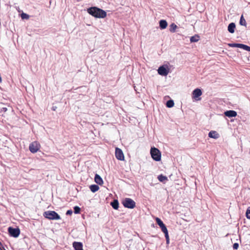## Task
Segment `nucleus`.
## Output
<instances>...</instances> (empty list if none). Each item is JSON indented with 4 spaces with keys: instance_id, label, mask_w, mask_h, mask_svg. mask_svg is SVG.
<instances>
[{
    "instance_id": "6ab92c4d",
    "label": "nucleus",
    "mask_w": 250,
    "mask_h": 250,
    "mask_svg": "<svg viewBox=\"0 0 250 250\" xmlns=\"http://www.w3.org/2000/svg\"><path fill=\"white\" fill-rule=\"evenodd\" d=\"M89 188L92 192H95L99 189V186L97 185H92Z\"/></svg>"
},
{
    "instance_id": "c85d7f7f",
    "label": "nucleus",
    "mask_w": 250,
    "mask_h": 250,
    "mask_svg": "<svg viewBox=\"0 0 250 250\" xmlns=\"http://www.w3.org/2000/svg\"><path fill=\"white\" fill-rule=\"evenodd\" d=\"M246 216L248 219H250V207H249L247 210Z\"/></svg>"
},
{
    "instance_id": "f3484780",
    "label": "nucleus",
    "mask_w": 250,
    "mask_h": 250,
    "mask_svg": "<svg viewBox=\"0 0 250 250\" xmlns=\"http://www.w3.org/2000/svg\"><path fill=\"white\" fill-rule=\"evenodd\" d=\"M111 206L114 209H117L119 208L118 201L117 200H113V201L111 203Z\"/></svg>"
},
{
    "instance_id": "9d476101",
    "label": "nucleus",
    "mask_w": 250,
    "mask_h": 250,
    "mask_svg": "<svg viewBox=\"0 0 250 250\" xmlns=\"http://www.w3.org/2000/svg\"><path fill=\"white\" fill-rule=\"evenodd\" d=\"M72 245L75 250H83V245L82 242H74Z\"/></svg>"
},
{
    "instance_id": "20e7f679",
    "label": "nucleus",
    "mask_w": 250,
    "mask_h": 250,
    "mask_svg": "<svg viewBox=\"0 0 250 250\" xmlns=\"http://www.w3.org/2000/svg\"><path fill=\"white\" fill-rule=\"evenodd\" d=\"M125 208L132 209L135 207V202L131 198H126L122 202Z\"/></svg>"
},
{
    "instance_id": "7c9ffc66",
    "label": "nucleus",
    "mask_w": 250,
    "mask_h": 250,
    "mask_svg": "<svg viewBox=\"0 0 250 250\" xmlns=\"http://www.w3.org/2000/svg\"><path fill=\"white\" fill-rule=\"evenodd\" d=\"M72 210L70 209V210H68L66 212V215H71L72 214Z\"/></svg>"
},
{
    "instance_id": "ddd939ff",
    "label": "nucleus",
    "mask_w": 250,
    "mask_h": 250,
    "mask_svg": "<svg viewBox=\"0 0 250 250\" xmlns=\"http://www.w3.org/2000/svg\"><path fill=\"white\" fill-rule=\"evenodd\" d=\"M208 137L211 138L217 139L219 137V134L215 131H210L208 133Z\"/></svg>"
},
{
    "instance_id": "dca6fc26",
    "label": "nucleus",
    "mask_w": 250,
    "mask_h": 250,
    "mask_svg": "<svg viewBox=\"0 0 250 250\" xmlns=\"http://www.w3.org/2000/svg\"><path fill=\"white\" fill-rule=\"evenodd\" d=\"M8 231L10 236L16 237V228L9 227L8 229Z\"/></svg>"
},
{
    "instance_id": "cd10ccee",
    "label": "nucleus",
    "mask_w": 250,
    "mask_h": 250,
    "mask_svg": "<svg viewBox=\"0 0 250 250\" xmlns=\"http://www.w3.org/2000/svg\"><path fill=\"white\" fill-rule=\"evenodd\" d=\"M164 234H165V237H166V239L167 244H168L169 243V236H168V232H167V233H164Z\"/></svg>"
},
{
    "instance_id": "4468645a",
    "label": "nucleus",
    "mask_w": 250,
    "mask_h": 250,
    "mask_svg": "<svg viewBox=\"0 0 250 250\" xmlns=\"http://www.w3.org/2000/svg\"><path fill=\"white\" fill-rule=\"evenodd\" d=\"M235 29V24L234 22L229 23L228 27V30L230 33H233Z\"/></svg>"
},
{
    "instance_id": "6e6552de",
    "label": "nucleus",
    "mask_w": 250,
    "mask_h": 250,
    "mask_svg": "<svg viewBox=\"0 0 250 250\" xmlns=\"http://www.w3.org/2000/svg\"><path fill=\"white\" fill-rule=\"evenodd\" d=\"M156 221L157 224L161 228L162 231L164 232V233H166L168 232L166 226V225L164 224L163 221L159 218L157 217L156 218Z\"/></svg>"
},
{
    "instance_id": "aec40b11",
    "label": "nucleus",
    "mask_w": 250,
    "mask_h": 250,
    "mask_svg": "<svg viewBox=\"0 0 250 250\" xmlns=\"http://www.w3.org/2000/svg\"><path fill=\"white\" fill-rule=\"evenodd\" d=\"M177 27V26L175 23H171L169 26V31L171 33H174Z\"/></svg>"
},
{
    "instance_id": "f257e3e1",
    "label": "nucleus",
    "mask_w": 250,
    "mask_h": 250,
    "mask_svg": "<svg viewBox=\"0 0 250 250\" xmlns=\"http://www.w3.org/2000/svg\"><path fill=\"white\" fill-rule=\"evenodd\" d=\"M87 13L96 18H104L106 16V12L97 7H91L87 9Z\"/></svg>"
},
{
    "instance_id": "bb28decb",
    "label": "nucleus",
    "mask_w": 250,
    "mask_h": 250,
    "mask_svg": "<svg viewBox=\"0 0 250 250\" xmlns=\"http://www.w3.org/2000/svg\"><path fill=\"white\" fill-rule=\"evenodd\" d=\"M228 45L229 46L232 47H238L239 48V43H229Z\"/></svg>"
},
{
    "instance_id": "7ed1b4c3",
    "label": "nucleus",
    "mask_w": 250,
    "mask_h": 250,
    "mask_svg": "<svg viewBox=\"0 0 250 250\" xmlns=\"http://www.w3.org/2000/svg\"><path fill=\"white\" fill-rule=\"evenodd\" d=\"M150 154L152 159L156 161H159L161 158L160 151L157 148L152 147L150 149Z\"/></svg>"
},
{
    "instance_id": "a878e982",
    "label": "nucleus",
    "mask_w": 250,
    "mask_h": 250,
    "mask_svg": "<svg viewBox=\"0 0 250 250\" xmlns=\"http://www.w3.org/2000/svg\"><path fill=\"white\" fill-rule=\"evenodd\" d=\"M81 208L78 206H75L74 207V212L75 214H78L80 212Z\"/></svg>"
},
{
    "instance_id": "2f4dec72",
    "label": "nucleus",
    "mask_w": 250,
    "mask_h": 250,
    "mask_svg": "<svg viewBox=\"0 0 250 250\" xmlns=\"http://www.w3.org/2000/svg\"><path fill=\"white\" fill-rule=\"evenodd\" d=\"M20 234V229L18 227H17V237L19 236Z\"/></svg>"
},
{
    "instance_id": "5701e85b",
    "label": "nucleus",
    "mask_w": 250,
    "mask_h": 250,
    "mask_svg": "<svg viewBox=\"0 0 250 250\" xmlns=\"http://www.w3.org/2000/svg\"><path fill=\"white\" fill-rule=\"evenodd\" d=\"M158 179L159 181L163 182L166 180H167V178L166 176L161 174L158 176Z\"/></svg>"
},
{
    "instance_id": "412c9836",
    "label": "nucleus",
    "mask_w": 250,
    "mask_h": 250,
    "mask_svg": "<svg viewBox=\"0 0 250 250\" xmlns=\"http://www.w3.org/2000/svg\"><path fill=\"white\" fill-rule=\"evenodd\" d=\"M239 23L241 25H242V26H246V25H247L246 21L245 19H244L243 15H242L240 17Z\"/></svg>"
},
{
    "instance_id": "f03ea898",
    "label": "nucleus",
    "mask_w": 250,
    "mask_h": 250,
    "mask_svg": "<svg viewBox=\"0 0 250 250\" xmlns=\"http://www.w3.org/2000/svg\"><path fill=\"white\" fill-rule=\"evenodd\" d=\"M43 216L50 220H59L60 216L55 211H46L43 213Z\"/></svg>"
},
{
    "instance_id": "a211bd4d",
    "label": "nucleus",
    "mask_w": 250,
    "mask_h": 250,
    "mask_svg": "<svg viewBox=\"0 0 250 250\" xmlns=\"http://www.w3.org/2000/svg\"><path fill=\"white\" fill-rule=\"evenodd\" d=\"M200 37L198 35H195L191 37L190 41L191 42H195L199 40Z\"/></svg>"
},
{
    "instance_id": "2eb2a0df",
    "label": "nucleus",
    "mask_w": 250,
    "mask_h": 250,
    "mask_svg": "<svg viewBox=\"0 0 250 250\" xmlns=\"http://www.w3.org/2000/svg\"><path fill=\"white\" fill-rule=\"evenodd\" d=\"M167 26V23L166 20H161L159 21V26L161 29L166 28Z\"/></svg>"
},
{
    "instance_id": "393cba45",
    "label": "nucleus",
    "mask_w": 250,
    "mask_h": 250,
    "mask_svg": "<svg viewBox=\"0 0 250 250\" xmlns=\"http://www.w3.org/2000/svg\"><path fill=\"white\" fill-rule=\"evenodd\" d=\"M20 15L22 20H28L29 18V16L24 13H22Z\"/></svg>"
},
{
    "instance_id": "423d86ee",
    "label": "nucleus",
    "mask_w": 250,
    "mask_h": 250,
    "mask_svg": "<svg viewBox=\"0 0 250 250\" xmlns=\"http://www.w3.org/2000/svg\"><path fill=\"white\" fill-rule=\"evenodd\" d=\"M115 156L118 160L120 161L124 160L125 157L123 151L118 147H116L115 149Z\"/></svg>"
},
{
    "instance_id": "473e14b6",
    "label": "nucleus",
    "mask_w": 250,
    "mask_h": 250,
    "mask_svg": "<svg viewBox=\"0 0 250 250\" xmlns=\"http://www.w3.org/2000/svg\"><path fill=\"white\" fill-rule=\"evenodd\" d=\"M57 108V107L56 106H53L52 107V110L53 111H55Z\"/></svg>"
},
{
    "instance_id": "1a4fd4ad",
    "label": "nucleus",
    "mask_w": 250,
    "mask_h": 250,
    "mask_svg": "<svg viewBox=\"0 0 250 250\" xmlns=\"http://www.w3.org/2000/svg\"><path fill=\"white\" fill-rule=\"evenodd\" d=\"M224 114L226 116L231 118L235 117L237 116V112L234 110H227L224 112Z\"/></svg>"
},
{
    "instance_id": "39448f33",
    "label": "nucleus",
    "mask_w": 250,
    "mask_h": 250,
    "mask_svg": "<svg viewBox=\"0 0 250 250\" xmlns=\"http://www.w3.org/2000/svg\"><path fill=\"white\" fill-rule=\"evenodd\" d=\"M40 144L38 142L35 141L30 144L29 149L32 153H36L40 149Z\"/></svg>"
},
{
    "instance_id": "9b49d317",
    "label": "nucleus",
    "mask_w": 250,
    "mask_h": 250,
    "mask_svg": "<svg viewBox=\"0 0 250 250\" xmlns=\"http://www.w3.org/2000/svg\"><path fill=\"white\" fill-rule=\"evenodd\" d=\"M192 94L194 98H197L202 95V91L200 89L196 88L193 91Z\"/></svg>"
},
{
    "instance_id": "b1692460",
    "label": "nucleus",
    "mask_w": 250,
    "mask_h": 250,
    "mask_svg": "<svg viewBox=\"0 0 250 250\" xmlns=\"http://www.w3.org/2000/svg\"><path fill=\"white\" fill-rule=\"evenodd\" d=\"M174 103L173 100H169L167 102L166 105L167 107L170 108L174 106Z\"/></svg>"
},
{
    "instance_id": "f8f14e48",
    "label": "nucleus",
    "mask_w": 250,
    "mask_h": 250,
    "mask_svg": "<svg viewBox=\"0 0 250 250\" xmlns=\"http://www.w3.org/2000/svg\"><path fill=\"white\" fill-rule=\"evenodd\" d=\"M94 180L95 182L98 185H102L103 184L102 177L98 174H95Z\"/></svg>"
},
{
    "instance_id": "0eeeda50",
    "label": "nucleus",
    "mask_w": 250,
    "mask_h": 250,
    "mask_svg": "<svg viewBox=\"0 0 250 250\" xmlns=\"http://www.w3.org/2000/svg\"><path fill=\"white\" fill-rule=\"evenodd\" d=\"M158 73L161 76H166L169 73V69L165 67L164 65H162L159 67Z\"/></svg>"
},
{
    "instance_id": "c756f323",
    "label": "nucleus",
    "mask_w": 250,
    "mask_h": 250,
    "mask_svg": "<svg viewBox=\"0 0 250 250\" xmlns=\"http://www.w3.org/2000/svg\"><path fill=\"white\" fill-rule=\"evenodd\" d=\"M239 247V244L238 243H235L233 245V248L234 249V250H237L238 248Z\"/></svg>"
},
{
    "instance_id": "4be33fe9",
    "label": "nucleus",
    "mask_w": 250,
    "mask_h": 250,
    "mask_svg": "<svg viewBox=\"0 0 250 250\" xmlns=\"http://www.w3.org/2000/svg\"><path fill=\"white\" fill-rule=\"evenodd\" d=\"M239 48H242L248 51H250V47L244 44L239 43Z\"/></svg>"
}]
</instances>
